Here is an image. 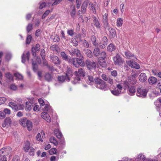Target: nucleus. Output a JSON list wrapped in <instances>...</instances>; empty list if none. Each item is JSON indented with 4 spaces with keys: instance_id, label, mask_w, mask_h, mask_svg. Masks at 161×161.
Segmentation results:
<instances>
[{
    "instance_id": "obj_1",
    "label": "nucleus",
    "mask_w": 161,
    "mask_h": 161,
    "mask_svg": "<svg viewBox=\"0 0 161 161\" xmlns=\"http://www.w3.org/2000/svg\"><path fill=\"white\" fill-rule=\"evenodd\" d=\"M78 57L79 58H74L69 60V63L72 64L76 68H78L79 65L84 66L85 64L83 61V56L81 55L80 57Z\"/></svg>"
},
{
    "instance_id": "obj_2",
    "label": "nucleus",
    "mask_w": 161,
    "mask_h": 161,
    "mask_svg": "<svg viewBox=\"0 0 161 161\" xmlns=\"http://www.w3.org/2000/svg\"><path fill=\"white\" fill-rule=\"evenodd\" d=\"M11 150L10 147L2 148L0 150V161H7V158L5 155L8 154L9 150Z\"/></svg>"
},
{
    "instance_id": "obj_3",
    "label": "nucleus",
    "mask_w": 161,
    "mask_h": 161,
    "mask_svg": "<svg viewBox=\"0 0 161 161\" xmlns=\"http://www.w3.org/2000/svg\"><path fill=\"white\" fill-rule=\"evenodd\" d=\"M95 85L98 88L103 90L107 87L106 82L100 78H97L94 80Z\"/></svg>"
},
{
    "instance_id": "obj_4",
    "label": "nucleus",
    "mask_w": 161,
    "mask_h": 161,
    "mask_svg": "<svg viewBox=\"0 0 161 161\" xmlns=\"http://www.w3.org/2000/svg\"><path fill=\"white\" fill-rule=\"evenodd\" d=\"M137 81L135 77V75H132L129 76L128 78V81L125 80L124 81L123 85L125 88L130 86V84L134 85L136 83Z\"/></svg>"
},
{
    "instance_id": "obj_5",
    "label": "nucleus",
    "mask_w": 161,
    "mask_h": 161,
    "mask_svg": "<svg viewBox=\"0 0 161 161\" xmlns=\"http://www.w3.org/2000/svg\"><path fill=\"white\" fill-rule=\"evenodd\" d=\"M8 105L13 110L15 111L23 110L24 109V105L22 104H17L11 102L8 103Z\"/></svg>"
},
{
    "instance_id": "obj_6",
    "label": "nucleus",
    "mask_w": 161,
    "mask_h": 161,
    "mask_svg": "<svg viewBox=\"0 0 161 161\" xmlns=\"http://www.w3.org/2000/svg\"><path fill=\"white\" fill-rule=\"evenodd\" d=\"M114 64L115 65H122L125 61L123 58L119 54H117L113 58Z\"/></svg>"
},
{
    "instance_id": "obj_7",
    "label": "nucleus",
    "mask_w": 161,
    "mask_h": 161,
    "mask_svg": "<svg viewBox=\"0 0 161 161\" xmlns=\"http://www.w3.org/2000/svg\"><path fill=\"white\" fill-rule=\"evenodd\" d=\"M147 89L139 86L137 89V95L139 97H145L147 95Z\"/></svg>"
},
{
    "instance_id": "obj_8",
    "label": "nucleus",
    "mask_w": 161,
    "mask_h": 161,
    "mask_svg": "<svg viewBox=\"0 0 161 161\" xmlns=\"http://www.w3.org/2000/svg\"><path fill=\"white\" fill-rule=\"evenodd\" d=\"M74 74L76 76V79L77 81H80V76L84 77L85 76V72L83 69L80 68L78 69V72L75 71Z\"/></svg>"
},
{
    "instance_id": "obj_9",
    "label": "nucleus",
    "mask_w": 161,
    "mask_h": 161,
    "mask_svg": "<svg viewBox=\"0 0 161 161\" xmlns=\"http://www.w3.org/2000/svg\"><path fill=\"white\" fill-rule=\"evenodd\" d=\"M86 65L89 69H95L96 67V63L92 60H87L86 61Z\"/></svg>"
},
{
    "instance_id": "obj_10",
    "label": "nucleus",
    "mask_w": 161,
    "mask_h": 161,
    "mask_svg": "<svg viewBox=\"0 0 161 161\" xmlns=\"http://www.w3.org/2000/svg\"><path fill=\"white\" fill-rule=\"evenodd\" d=\"M70 54L71 56L75 55L77 57H80L81 54L80 53V50L77 48H72L71 50H69Z\"/></svg>"
},
{
    "instance_id": "obj_11",
    "label": "nucleus",
    "mask_w": 161,
    "mask_h": 161,
    "mask_svg": "<svg viewBox=\"0 0 161 161\" xmlns=\"http://www.w3.org/2000/svg\"><path fill=\"white\" fill-rule=\"evenodd\" d=\"M108 39L106 36H104L99 43V47L101 49L104 48L107 44Z\"/></svg>"
},
{
    "instance_id": "obj_12",
    "label": "nucleus",
    "mask_w": 161,
    "mask_h": 161,
    "mask_svg": "<svg viewBox=\"0 0 161 161\" xmlns=\"http://www.w3.org/2000/svg\"><path fill=\"white\" fill-rule=\"evenodd\" d=\"M50 58L52 62L56 65H59L61 63V60L56 56L52 55L50 56Z\"/></svg>"
},
{
    "instance_id": "obj_13",
    "label": "nucleus",
    "mask_w": 161,
    "mask_h": 161,
    "mask_svg": "<svg viewBox=\"0 0 161 161\" xmlns=\"http://www.w3.org/2000/svg\"><path fill=\"white\" fill-rule=\"evenodd\" d=\"M127 63L131 68H135L136 69H138L140 68L139 65L136 62L130 60L127 62Z\"/></svg>"
},
{
    "instance_id": "obj_14",
    "label": "nucleus",
    "mask_w": 161,
    "mask_h": 161,
    "mask_svg": "<svg viewBox=\"0 0 161 161\" xmlns=\"http://www.w3.org/2000/svg\"><path fill=\"white\" fill-rule=\"evenodd\" d=\"M40 45L39 44H37L35 47H32V54L35 57L36 56V52L38 53L40 51Z\"/></svg>"
},
{
    "instance_id": "obj_15",
    "label": "nucleus",
    "mask_w": 161,
    "mask_h": 161,
    "mask_svg": "<svg viewBox=\"0 0 161 161\" xmlns=\"http://www.w3.org/2000/svg\"><path fill=\"white\" fill-rule=\"evenodd\" d=\"M30 53L29 51L27 52L26 53L25 52L22 54V62L23 63H25L26 59L28 61L29 60V56Z\"/></svg>"
},
{
    "instance_id": "obj_16",
    "label": "nucleus",
    "mask_w": 161,
    "mask_h": 161,
    "mask_svg": "<svg viewBox=\"0 0 161 161\" xmlns=\"http://www.w3.org/2000/svg\"><path fill=\"white\" fill-rule=\"evenodd\" d=\"M41 117L47 122H50L51 119L50 116L46 112H43L41 114Z\"/></svg>"
},
{
    "instance_id": "obj_17",
    "label": "nucleus",
    "mask_w": 161,
    "mask_h": 161,
    "mask_svg": "<svg viewBox=\"0 0 161 161\" xmlns=\"http://www.w3.org/2000/svg\"><path fill=\"white\" fill-rule=\"evenodd\" d=\"M96 6H97V4L96 2H95L94 3H90L89 4V8L92 11L94 14L96 13Z\"/></svg>"
},
{
    "instance_id": "obj_18",
    "label": "nucleus",
    "mask_w": 161,
    "mask_h": 161,
    "mask_svg": "<svg viewBox=\"0 0 161 161\" xmlns=\"http://www.w3.org/2000/svg\"><path fill=\"white\" fill-rule=\"evenodd\" d=\"M50 50L55 53H59L60 51V48L57 45H53L50 47Z\"/></svg>"
},
{
    "instance_id": "obj_19",
    "label": "nucleus",
    "mask_w": 161,
    "mask_h": 161,
    "mask_svg": "<svg viewBox=\"0 0 161 161\" xmlns=\"http://www.w3.org/2000/svg\"><path fill=\"white\" fill-rule=\"evenodd\" d=\"M92 18L93 20V22L94 25L97 28H100L101 27V25L97 17L94 15H93Z\"/></svg>"
},
{
    "instance_id": "obj_20",
    "label": "nucleus",
    "mask_w": 161,
    "mask_h": 161,
    "mask_svg": "<svg viewBox=\"0 0 161 161\" xmlns=\"http://www.w3.org/2000/svg\"><path fill=\"white\" fill-rule=\"evenodd\" d=\"M12 123V120L9 117H7L5 118L4 120V123L2 124V126L3 127H5L6 126H10Z\"/></svg>"
},
{
    "instance_id": "obj_21",
    "label": "nucleus",
    "mask_w": 161,
    "mask_h": 161,
    "mask_svg": "<svg viewBox=\"0 0 161 161\" xmlns=\"http://www.w3.org/2000/svg\"><path fill=\"white\" fill-rule=\"evenodd\" d=\"M127 87L128 89L129 92V94L130 95H134L136 92V88L135 86H126V88Z\"/></svg>"
},
{
    "instance_id": "obj_22",
    "label": "nucleus",
    "mask_w": 161,
    "mask_h": 161,
    "mask_svg": "<svg viewBox=\"0 0 161 161\" xmlns=\"http://www.w3.org/2000/svg\"><path fill=\"white\" fill-rule=\"evenodd\" d=\"M109 31V36L111 38H114L116 35V31L113 28H110L108 30Z\"/></svg>"
},
{
    "instance_id": "obj_23",
    "label": "nucleus",
    "mask_w": 161,
    "mask_h": 161,
    "mask_svg": "<svg viewBox=\"0 0 161 161\" xmlns=\"http://www.w3.org/2000/svg\"><path fill=\"white\" fill-rule=\"evenodd\" d=\"M139 79L141 82H144L147 80V77L145 73H142L139 75Z\"/></svg>"
},
{
    "instance_id": "obj_24",
    "label": "nucleus",
    "mask_w": 161,
    "mask_h": 161,
    "mask_svg": "<svg viewBox=\"0 0 161 161\" xmlns=\"http://www.w3.org/2000/svg\"><path fill=\"white\" fill-rule=\"evenodd\" d=\"M60 55L62 58L66 61H68L69 63V60H72V59H70V57L67 55L64 52H61L60 53Z\"/></svg>"
},
{
    "instance_id": "obj_25",
    "label": "nucleus",
    "mask_w": 161,
    "mask_h": 161,
    "mask_svg": "<svg viewBox=\"0 0 161 161\" xmlns=\"http://www.w3.org/2000/svg\"><path fill=\"white\" fill-rule=\"evenodd\" d=\"M148 81L149 84L153 85L157 82V80L156 77L151 76L148 78Z\"/></svg>"
},
{
    "instance_id": "obj_26",
    "label": "nucleus",
    "mask_w": 161,
    "mask_h": 161,
    "mask_svg": "<svg viewBox=\"0 0 161 161\" xmlns=\"http://www.w3.org/2000/svg\"><path fill=\"white\" fill-rule=\"evenodd\" d=\"M116 47L113 43H110L107 47V50L108 51L112 52L116 50Z\"/></svg>"
},
{
    "instance_id": "obj_27",
    "label": "nucleus",
    "mask_w": 161,
    "mask_h": 161,
    "mask_svg": "<svg viewBox=\"0 0 161 161\" xmlns=\"http://www.w3.org/2000/svg\"><path fill=\"white\" fill-rule=\"evenodd\" d=\"M54 133L58 138L60 139L62 138V134L59 129H55L54 131Z\"/></svg>"
},
{
    "instance_id": "obj_28",
    "label": "nucleus",
    "mask_w": 161,
    "mask_h": 161,
    "mask_svg": "<svg viewBox=\"0 0 161 161\" xmlns=\"http://www.w3.org/2000/svg\"><path fill=\"white\" fill-rule=\"evenodd\" d=\"M53 78V76L49 73H46L45 75V80L48 82H50L52 81Z\"/></svg>"
},
{
    "instance_id": "obj_29",
    "label": "nucleus",
    "mask_w": 161,
    "mask_h": 161,
    "mask_svg": "<svg viewBox=\"0 0 161 161\" xmlns=\"http://www.w3.org/2000/svg\"><path fill=\"white\" fill-rule=\"evenodd\" d=\"M28 121L27 119L24 118L22 119H20L19 120L20 124L23 127H25L26 126V124L27 122Z\"/></svg>"
},
{
    "instance_id": "obj_30",
    "label": "nucleus",
    "mask_w": 161,
    "mask_h": 161,
    "mask_svg": "<svg viewBox=\"0 0 161 161\" xmlns=\"http://www.w3.org/2000/svg\"><path fill=\"white\" fill-rule=\"evenodd\" d=\"M99 56H100L99 59L105 60L107 57V54L105 51H102L100 52Z\"/></svg>"
},
{
    "instance_id": "obj_31",
    "label": "nucleus",
    "mask_w": 161,
    "mask_h": 161,
    "mask_svg": "<svg viewBox=\"0 0 161 161\" xmlns=\"http://www.w3.org/2000/svg\"><path fill=\"white\" fill-rule=\"evenodd\" d=\"M125 57L128 59L134 57V54H133L131 52L129 51H127L125 52Z\"/></svg>"
},
{
    "instance_id": "obj_32",
    "label": "nucleus",
    "mask_w": 161,
    "mask_h": 161,
    "mask_svg": "<svg viewBox=\"0 0 161 161\" xmlns=\"http://www.w3.org/2000/svg\"><path fill=\"white\" fill-rule=\"evenodd\" d=\"M88 6V3L86 1H84L83 3H82L81 8V11L83 13H85L86 10V8Z\"/></svg>"
},
{
    "instance_id": "obj_33",
    "label": "nucleus",
    "mask_w": 161,
    "mask_h": 161,
    "mask_svg": "<svg viewBox=\"0 0 161 161\" xmlns=\"http://www.w3.org/2000/svg\"><path fill=\"white\" fill-rule=\"evenodd\" d=\"M31 147H30V142L27 141L25 143V145L23 147L24 150L25 152H27Z\"/></svg>"
},
{
    "instance_id": "obj_34",
    "label": "nucleus",
    "mask_w": 161,
    "mask_h": 161,
    "mask_svg": "<svg viewBox=\"0 0 161 161\" xmlns=\"http://www.w3.org/2000/svg\"><path fill=\"white\" fill-rule=\"evenodd\" d=\"M67 77L69 78V75L67 73H66L65 76L64 75L58 76V80L60 82H63L65 81Z\"/></svg>"
},
{
    "instance_id": "obj_35",
    "label": "nucleus",
    "mask_w": 161,
    "mask_h": 161,
    "mask_svg": "<svg viewBox=\"0 0 161 161\" xmlns=\"http://www.w3.org/2000/svg\"><path fill=\"white\" fill-rule=\"evenodd\" d=\"M123 19L121 18H118L117 19L116 25L118 27H121L122 25Z\"/></svg>"
},
{
    "instance_id": "obj_36",
    "label": "nucleus",
    "mask_w": 161,
    "mask_h": 161,
    "mask_svg": "<svg viewBox=\"0 0 161 161\" xmlns=\"http://www.w3.org/2000/svg\"><path fill=\"white\" fill-rule=\"evenodd\" d=\"M91 40L92 42L93 45L95 47H97L98 45V43L96 41V38L94 35H92L91 36Z\"/></svg>"
},
{
    "instance_id": "obj_37",
    "label": "nucleus",
    "mask_w": 161,
    "mask_h": 161,
    "mask_svg": "<svg viewBox=\"0 0 161 161\" xmlns=\"http://www.w3.org/2000/svg\"><path fill=\"white\" fill-rule=\"evenodd\" d=\"M49 141L51 143L53 144L54 145L57 146L58 145V142L55 137H51L50 138Z\"/></svg>"
},
{
    "instance_id": "obj_38",
    "label": "nucleus",
    "mask_w": 161,
    "mask_h": 161,
    "mask_svg": "<svg viewBox=\"0 0 161 161\" xmlns=\"http://www.w3.org/2000/svg\"><path fill=\"white\" fill-rule=\"evenodd\" d=\"M100 49L98 47H96L94 49L93 53L95 56L98 57L100 55Z\"/></svg>"
},
{
    "instance_id": "obj_39",
    "label": "nucleus",
    "mask_w": 161,
    "mask_h": 161,
    "mask_svg": "<svg viewBox=\"0 0 161 161\" xmlns=\"http://www.w3.org/2000/svg\"><path fill=\"white\" fill-rule=\"evenodd\" d=\"M26 127H27L28 130L29 131L31 130L32 128V122L31 121L28 120V122H27V124H26Z\"/></svg>"
},
{
    "instance_id": "obj_40",
    "label": "nucleus",
    "mask_w": 161,
    "mask_h": 161,
    "mask_svg": "<svg viewBox=\"0 0 161 161\" xmlns=\"http://www.w3.org/2000/svg\"><path fill=\"white\" fill-rule=\"evenodd\" d=\"M111 93L114 95L118 96L121 93V91H119L118 89L115 88L114 90L111 91Z\"/></svg>"
},
{
    "instance_id": "obj_41",
    "label": "nucleus",
    "mask_w": 161,
    "mask_h": 161,
    "mask_svg": "<svg viewBox=\"0 0 161 161\" xmlns=\"http://www.w3.org/2000/svg\"><path fill=\"white\" fill-rule=\"evenodd\" d=\"M98 63L102 67L105 68L107 66V64L104 60L99 59Z\"/></svg>"
},
{
    "instance_id": "obj_42",
    "label": "nucleus",
    "mask_w": 161,
    "mask_h": 161,
    "mask_svg": "<svg viewBox=\"0 0 161 161\" xmlns=\"http://www.w3.org/2000/svg\"><path fill=\"white\" fill-rule=\"evenodd\" d=\"M103 27L105 30H108L110 28L108 21L103 22Z\"/></svg>"
},
{
    "instance_id": "obj_43",
    "label": "nucleus",
    "mask_w": 161,
    "mask_h": 161,
    "mask_svg": "<svg viewBox=\"0 0 161 161\" xmlns=\"http://www.w3.org/2000/svg\"><path fill=\"white\" fill-rule=\"evenodd\" d=\"M145 158V156L142 154H140L139 155L137 158L138 161H143Z\"/></svg>"
},
{
    "instance_id": "obj_44",
    "label": "nucleus",
    "mask_w": 161,
    "mask_h": 161,
    "mask_svg": "<svg viewBox=\"0 0 161 161\" xmlns=\"http://www.w3.org/2000/svg\"><path fill=\"white\" fill-rule=\"evenodd\" d=\"M33 29V25L31 23L27 25L26 29L28 33L29 32Z\"/></svg>"
},
{
    "instance_id": "obj_45",
    "label": "nucleus",
    "mask_w": 161,
    "mask_h": 161,
    "mask_svg": "<svg viewBox=\"0 0 161 161\" xmlns=\"http://www.w3.org/2000/svg\"><path fill=\"white\" fill-rule=\"evenodd\" d=\"M85 53L86 54V55L89 57L91 58L92 57V53L90 50H86Z\"/></svg>"
},
{
    "instance_id": "obj_46",
    "label": "nucleus",
    "mask_w": 161,
    "mask_h": 161,
    "mask_svg": "<svg viewBox=\"0 0 161 161\" xmlns=\"http://www.w3.org/2000/svg\"><path fill=\"white\" fill-rule=\"evenodd\" d=\"M14 76L16 78L19 80H22L23 78L22 75L18 73H14Z\"/></svg>"
},
{
    "instance_id": "obj_47",
    "label": "nucleus",
    "mask_w": 161,
    "mask_h": 161,
    "mask_svg": "<svg viewBox=\"0 0 161 161\" xmlns=\"http://www.w3.org/2000/svg\"><path fill=\"white\" fill-rule=\"evenodd\" d=\"M108 13L107 12V13H105L103 16V22L108 21Z\"/></svg>"
},
{
    "instance_id": "obj_48",
    "label": "nucleus",
    "mask_w": 161,
    "mask_h": 161,
    "mask_svg": "<svg viewBox=\"0 0 161 161\" xmlns=\"http://www.w3.org/2000/svg\"><path fill=\"white\" fill-rule=\"evenodd\" d=\"M57 149L55 148H53L49 151V153L50 155L55 154L56 153Z\"/></svg>"
},
{
    "instance_id": "obj_49",
    "label": "nucleus",
    "mask_w": 161,
    "mask_h": 161,
    "mask_svg": "<svg viewBox=\"0 0 161 161\" xmlns=\"http://www.w3.org/2000/svg\"><path fill=\"white\" fill-rule=\"evenodd\" d=\"M45 51L43 49H41V56L42 58V59L44 60L45 58Z\"/></svg>"
},
{
    "instance_id": "obj_50",
    "label": "nucleus",
    "mask_w": 161,
    "mask_h": 161,
    "mask_svg": "<svg viewBox=\"0 0 161 161\" xmlns=\"http://www.w3.org/2000/svg\"><path fill=\"white\" fill-rule=\"evenodd\" d=\"M73 9L72 10V11L70 12V14L72 17L74 18L75 14V5H73Z\"/></svg>"
},
{
    "instance_id": "obj_51",
    "label": "nucleus",
    "mask_w": 161,
    "mask_h": 161,
    "mask_svg": "<svg viewBox=\"0 0 161 161\" xmlns=\"http://www.w3.org/2000/svg\"><path fill=\"white\" fill-rule=\"evenodd\" d=\"M31 103L30 102H26V108L25 110H30Z\"/></svg>"
},
{
    "instance_id": "obj_52",
    "label": "nucleus",
    "mask_w": 161,
    "mask_h": 161,
    "mask_svg": "<svg viewBox=\"0 0 161 161\" xmlns=\"http://www.w3.org/2000/svg\"><path fill=\"white\" fill-rule=\"evenodd\" d=\"M32 36L31 35L27 36L26 39V43L27 44H29L31 41Z\"/></svg>"
},
{
    "instance_id": "obj_53",
    "label": "nucleus",
    "mask_w": 161,
    "mask_h": 161,
    "mask_svg": "<svg viewBox=\"0 0 161 161\" xmlns=\"http://www.w3.org/2000/svg\"><path fill=\"white\" fill-rule=\"evenodd\" d=\"M81 3V0H76V5L78 9L80 8Z\"/></svg>"
},
{
    "instance_id": "obj_54",
    "label": "nucleus",
    "mask_w": 161,
    "mask_h": 161,
    "mask_svg": "<svg viewBox=\"0 0 161 161\" xmlns=\"http://www.w3.org/2000/svg\"><path fill=\"white\" fill-rule=\"evenodd\" d=\"M6 100L7 99L5 97H0V105L4 103Z\"/></svg>"
},
{
    "instance_id": "obj_55",
    "label": "nucleus",
    "mask_w": 161,
    "mask_h": 161,
    "mask_svg": "<svg viewBox=\"0 0 161 161\" xmlns=\"http://www.w3.org/2000/svg\"><path fill=\"white\" fill-rule=\"evenodd\" d=\"M6 77L9 80H12L13 77L12 75L9 72L5 74Z\"/></svg>"
},
{
    "instance_id": "obj_56",
    "label": "nucleus",
    "mask_w": 161,
    "mask_h": 161,
    "mask_svg": "<svg viewBox=\"0 0 161 161\" xmlns=\"http://www.w3.org/2000/svg\"><path fill=\"white\" fill-rule=\"evenodd\" d=\"M32 67L34 70L35 71L37 69V66L36 65V63L32 59Z\"/></svg>"
},
{
    "instance_id": "obj_57",
    "label": "nucleus",
    "mask_w": 161,
    "mask_h": 161,
    "mask_svg": "<svg viewBox=\"0 0 161 161\" xmlns=\"http://www.w3.org/2000/svg\"><path fill=\"white\" fill-rule=\"evenodd\" d=\"M35 150L32 147L30 148V150L29 152V154L31 155H34Z\"/></svg>"
},
{
    "instance_id": "obj_58",
    "label": "nucleus",
    "mask_w": 161,
    "mask_h": 161,
    "mask_svg": "<svg viewBox=\"0 0 161 161\" xmlns=\"http://www.w3.org/2000/svg\"><path fill=\"white\" fill-rule=\"evenodd\" d=\"M67 33L68 35L71 36H73L74 35L75 33L74 30L72 29L68 30L67 31Z\"/></svg>"
},
{
    "instance_id": "obj_59",
    "label": "nucleus",
    "mask_w": 161,
    "mask_h": 161,
    "mask_svg": "<svg viewBox=\"0 0 161 161\" xmlns=\"http://www.w3.org/2000/svg\"><path fill=\"white\" fill-rule=\"evenodd\" d=\"M52 1H54L52 5V6H53L59 4L62 0H52Z\"/></svg>"
},
{
    "instance_id": "obj_60",
    "label": "nucleus",
    "mask_w": 161,
    "mask_h": 161,
    "mask_svg": "<svg viewBox=\"0 0 161 161\" xmlns=\"http://www.w3.org/2000/svg\"><path fill=\"white\" fill-rule=\"evenodd\" d=\"M50 12V10H47L46 11V12L44 13L43 14L42 16V19H44L45 17H46L49 14Z\"/></svg>"
},
{
    "instance_id": "obj_61",
    "label": "nucleus",
    "mask_w": 161,
    "mask_h": 161,
    "mask_svg": "<svg viewBox=\"0 0 161 161\" xmlns=\"http://www.w3.org/2000/svg\"><path fill=\"white\" fill-rule=\"evenodd\" d=\"M83 45L84 47L87 48L89 47V44L87 41L84 40L83 41Z\"/></svg>"
},
{
    "instance_id": "obj_62",
    "label": "nucleus",
    "mask_w": 161,
    "mask_h": 161,
    "mask_svg": "<svg viewBox=\"0 0 161 161\" xmlns=\"http://www.w3.org/2000/svg\"><path fill=\"white\" fill-rule=\"evenodd\" d=\"M3 111L6 115V114L9 115L11 113V110L8 108H5L4 109Z\"/></svg>"
},
{
    "instance_id": "obj_63",
    "label": "nucleus",
    "mask_w": 161,
    "mask_h": 161,
    "mask_svg": "<svg viewBox=\"0 0 161 161\" xmlns=\"http://www.w3.org/2000/svg\"><path fill=\"white\" fill-rule=\"evenodd\" d=\"M36 139L38 141H41L42 142L43 141L41 138V135L40 133H38L37 135L36 136Z\"/></svg>"
},
{
    "instance_id": "obj_64",
    "label": "nucleus",
    "mask_w": 161,
    "mask_h": 161,
    "mask_svg": "<svg viewBox=\"0 0 161 161\" xmlns=\"http://www.w3.org/2000/svg\"><path fill=\"white\" fill-rule=\"evenodd\" d=\"M6 116L5 114L3 111H0V118L1 119L4 118L6 117Z\"/></svg>"
}]
</instances>
